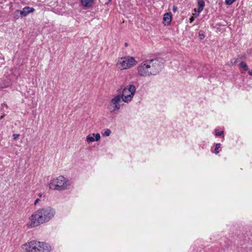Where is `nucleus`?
Listing matches in <instances>:
<instances>
[{
  "mask_svg": "<svg viewBox=\"0 0 252 252\" xmlns=\"http://www.w3.org/2000/svg\"><path fill=\"white\" fill-rule=\"evenodd\" d=\"M13 139L15 140H16L18 139L19 137V134H14L13 135Z\"/></svg>",
  "mask_w": 252,
  "mask_h": 252,
  "instance_id": "obj_20",
  "label": "nucleus"
},
{
  "mask_svg": "<svg viewBox=\"0 0 252 252\" xmlns=\"http://www.w3.org/2000/svg\"><path fill=\"white\" fill-rule=\"evenodd\" d=\"M100 139V135L99 133H91L86 136V141L88 143H92L95 141H98Z\"/></svg>",
  "mask_w": 252,
  "mask_h": 252,
  "instance_id": "obj_10",
  "label": "nucleus"
},
{
  "mask_svg": "<svg viewBox=\"0 0 252 252\" xmlns=\"http://www.w3.org/2000/svg\"><path fill=\"white\" fill-rule=\"evenodd\" d=\"M197 3L198 5V11L199 12H201L205 6V2L203 0H198Z\"/></svg>",
  "mask_w": 252,
  "mask_h": 252,
  "instance_id": "obj_14",
  "label": "nucleus"
},
{
  "mask_svg": "<svg viewBox=\"0 0 252 252\" xmlns=\"http://www.w3.org/2000/svg\"><path fill=\"white\" fill-rule=\"evenodd\" d=\"M35 240L26 243L21 246L23 252H34Z\"/></svg>",
  "mask_w": 252,
  "mask_h": 252,
  "instance_id": "obj_9",
  "label": "nucleus"
},
{
  "mask_svg": "<svg viewBox=\"0 0 252 252\" xmlns=\"http://www.w3.org/2000/svg\"><path fill=\"white\" fill-rule=\"evenodd\" d=\"M136 93V87L134 85L129 84L126 86L122 91L121 95L122 101L128 103L131 102Z\"/></svg>",
  "mask_w": 252,
  "mask_h": 252,
  "instance_id": "obj_5",
  "label": "nucleus"
},
{
  "mask_svg": "<svg viewBox=\"0 0 252 252\" xmlns=\"http://www.w3.org/2000/svg\"><path fill=\"white\" fill-rule=\"evenodd\" d=\"M236 0H225V2L227 5H231Z\"/></svg>",
  "mask_w": 252,
  "mask_h": 252,
  "instance_id": "obj_19",
  "label": "nucleus"
},
{
  "mask_svg": "<svg viewBox=\"0 0 252 252\" xmlns=\"http://www.w3.org/2000/svg\"><path fill=\"white\" fill-rule=\"evenodd\" d=\"M249 73L250 75H252V71H249Z\"/></svg>",
  "mask_w": 252,
  "mask_h": 252,
  "instance_id": "obj_27",
  "label": "nucleus"
},
{
  "mask_svg": "<svg viewBox=\"0 0 252 252\" xmlns=\"http://www.w3.org/2000/svg\"><path fill=\"white\" fill-rule=\"evenodd\" d=\"M151 76L158 74L163 68L164 63L159 58H154L145 60Z\"/></svg>",
  "mask_w": 252,
  "mask_h": 252,
  "instance_id": "obj_3",
  "label": "nucleus"
},
{
  "mask_svg": "<svg viewBox=\"0 0 252 252\" xmlns=\"http://www.w3.org/2000/svg\"><path fill=\"white\" fill-rule=\"evenodd\" d=\"M38 196L40 198L45 197V195H43L42 193H40L38 194Z\"/></svg>",
  "mask_w": 252,
  "mask_h": 252,
  "instance_id": "obj_24",
  "label": "nucleus"
},
{
  "mask_svg": "<svg viewBox=\"0 0 252 252\" xmlns=\"http://www.w3.org/2000/svg\"><path fill=\"white\" fill-rule=\"evenodd\" d=\"M221 145L220 143L216 144L215 148V153L217 155L219 153V149L220 148Z\"/></svg>",
  "mask_w": 252,
  "mask_h": 252,
  "instance_id": "obj_16",
  "label": "nucleus"
},
{
  "mask_svg": "<svg viewBox=\"0 0 252 252\" xmlns=\"http://www.w3.org/2000/svg\"><path fill=\"white\" fill-rule=\"evenodd\" d=\"M34 9L32 7L27 6L24 7L22 10H17L16 12H20L22 16H26L28 14L33 12Z\"/></svg>",
  "mask_w": 252,
  "mask_h": 252,
  "instance_id": "obj_12",
  "label": "nucleus"
},
{
  "mask_svg": "<svg viewBox=\"0 0 252 252\" xmlns=\"http://www.w3.org/2000/svg\"><path fill=\"white\" fill-rule=\"evenodd\" d=\"M137 75L141 77H151L145 61L140 63L136 67Z\"/></svg>",
  "mask_w": 252,
  "mask_h": 252,
  "instance_id": "obj_7",
  "label": "nucleus"
},
{
  "mask_svg": "<svg viewBox=\"0 0 252 252\" xmlns=\"http://www.w3.org/2000/svg\"><path fill=\"white\" fill-rule=\"evenodd\" d=\"M56 215L55 209L51 206L40 208L29 218L27 226L29 228L37 227L52 220Z\"/></svg>",
  "mask_w": 252,
  "mask_h": 252,
  "instance_id": "obj_1",
  "label": "nucleus"
},
{
  "mask_svg": "<svg viewBox=\"0 0 252 252\" xmlns=\"http://www.w3.org/2000/svg\"><path fill=\"white\" fill-rule=\"evenodd\" d=\"M111 133V131L109 129H106L104 131V133L102 134V135L104 136H109Z\"/></svg>",
  "mask_w": 252,
  "mask_h": 252,
  "instance_id": "obj_15",
  "label": "nucleus"
},
{
  "mask_svg": "<svg viewBox=\"0 0 252 252\" xmlns=\"http://www.w3.org/2000/svg\"><path fill=\"white\" fill-rule=\"evenodd\" d=\"M122 101L121 94H118L113 95L108 105V110L112 113H117L121 109Z\"/></svg>",
  "mask_w": 252,
  "mask_h": 252,
  "instance_id": "obj_6",
  "label": "nucleus"
},
{
  "mask_svg": "<svg viewBox=\"0 0 252 252\" xmlns=\"http://www.w3.org/2000/svg\"><path fill=\"white\" fill-rule=\"evenodd\" d=\"M199 37H200V38L201 39H203V38H204V37H205V36H204V34L201 33H199Z\"/></svg>",
  "mask_w": 252,
  "mask_h": 252,
  "instance_id": "obj_23",
  "label": "nucleus"
},
{
  "mask_svg": "<svg viewBox=\"0 0 252 252\" xmlns=\"http://www.w3.org/2000/svg\"><path fill=\"white\" fill-rule=\"evenodd\" d=\"M200 13V12H199V11L198 10V11H197V12H195V13H193V16H194L195 17H198V16L199 15Z\"/></svg>",
  "mask_w": 252,
  "mask_h": 252,
  "instance_id": "obj_22",
  "label": "nucleus"
},
{
  "mask_svg": "<svg viewBox=\"0 0 252 252\" xmlns=\"http://www.w3.org/2000/svg\"><path fill=\"white\" fill-rule=\"evenodd\" d=\"M94 0H81L82 5L85 7H90L92 6Z\"/></svg>",
  "mask_w": 252,
  "mask_h": 252,
  "instance_id": "obj_13",
  "label": "nucleus"
},
{
  "mask_svg": "<svg viewBox=\"0 0 252 252\" xmlns=\"http://www.w3.org/2000/svg\"><path fill=\"white\" fill-rule=\"evenodd\" d=\"M173 10L174 11V12H176V10H177V7L175 6H173Z\"/></svg>",
  "mask_w": 252,
  "mask_h": 252,
  "instance_id": "obj_26",
  "label": "nucleus"
},
{
  "mask_svg": "<svg viewBox=\"0 0 252 252\" xmlns=\"http://www.w3.org/2000/svg\"><path fill=\"white\" fill-rule=\"evenodd\" d=\"M194 20V17L193 16H192L191 18H190L189 19V21H190V23H192Z\"/></svg>",
  "mask_w": 252,
  "mask_h": 252,
  "instance_id": "obj_25",
  "label": "nucleus"
},
{
  "mask_svg": "<svg viewBox=\"0 0 252 252\" xmlns=\"http://www.w3.org/2000/svg\"><path fill=\"white\" fill-rule=\"evenodd\" d=\"M240 66L241 67V68L244 70H248V66L246 64V63H240Z\"/></svg>",
  "mask_w": 252,
  "mask_h": 252,
  "instance_id": "obj_17",
  "label": "nucleus"
},
{
  "mask_svg": "<svg viewBox=\"0 0 252 252\" xmlns=\"http://www.w3.org/2000/svg\"><path fill=\"white\" fill-rule=\"evenodd\" d=\"M40 201H41V200H40V199H39V198L36 199L35 200L34 202V205H37V204H38V203Z\"/></svg>",
  "mask_w": 252,
  "mask_h": 252,
  "instance_id": "obj_21",
  "label": "nucleus"
},
{
  "mask_svg": "<svg viewBox=\"0 0 252 252\" xmlns=\"http://www.w3.org/2000/svg\"><path fill=\"white\" fill-rule=\"evenodd\" d=\"M70 186V181L62 175L51 179L48 184V187L50 189L57 191L67 189Z\"/></svg>",
  "mask_w": 252,
  "mask_h": 252,
  "instance_id": "obj_2",
  "label": "nucleus"
},
{
  "mask_svg": "<svg viewBox=\"0 0 252 252\" xmlns=\"http://www.w3.org/2000/svg\"><path fill=\"white\" fill-rule=\"evenodd\" d=\"M172 18V15L171 12L165 13L163 17V24L164 26H168L170 24Z\"/></svg>",
  "mask_w": 252,
  "mask_h": 252,
  "instance_id": "obj_11",
  "label": "nucleus"
},
{
  "mask_svg": "<svg viewBox=\"0 0 252 252\" xmlns=\"http://www.w3.org/2000/svg\"><path fill=\"white\" fill-rule=\"evenodd\" d=\"M51 249L49 244L35 240L34 252H50Z\"/></svg>",
  "mask_w": 252,
  "mask_h": 252,
  "instance_id": "obj_8",
  "label": "nucleus"
},
{
  "mask_svg": "<svg viewBox=\"0 0 252 252\" xmlns=\"http://www.w3.org/2000/svg\"><path fill=\"white\" fill-rule=\"evenodd\" d=\"M194 11L195 12H196V9H194Z\"/></svg>",
  "mask_w": 252,
  "mask_h": 252,
  "instance_id": "obj_28",
  "label": "nucleus"
},
{
  "mask_svg": "<svg viewBox=\"0 0 252 252\" xmlns=\"http://www.w3.org/2000/svg\"><path fill=\"white\" fill-rule=\"evenodd\" d=\"M137 63V62L134 57L126 56L117 59L116 66L118 70H124L132 68Z\"/></svg>",
  "mask_w": 252,
  "mask_h": 252,
  "instance_id": "obj_4",
  "label": "nucleus"
},
{
  "mask_svg": "<svg viewBox=\"0 0 252 252\" xmlns=\"http://www.w3.org/2000/svg\"><path fill=\"white\" fill-rule=\"evenodd\" d=\"M223 134V131H219L218 129H215V135L216 136H220Z\"/></svg>",
  "mask_w": 252,
  "mask_h": 252,
  "instance_id": "obj_18",
  "label": "nucleus"
}]
</instances>
